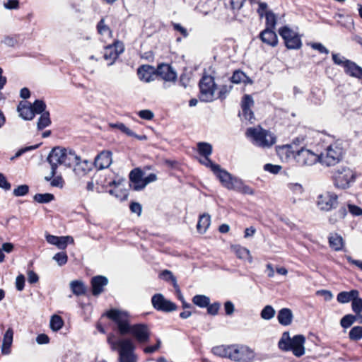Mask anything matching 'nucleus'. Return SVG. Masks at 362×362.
Masks as SVG:
<instances>
[{
	"label": "nucleus",
	"instance_id": "obj_1",
	"mask_svg": "<svg viewBox=\"0 0 362 362\" xmlns=\"http://www.w3.org/2000/svg\"><path fill=\"white\" fill-rule=\"evenodd\" d=\"M305 337L303 335L297 334L291 338L289 332H284L278 346L284 351H292L295 356L300 357L305 354Z\"/></svg>",
	"mask_w": 362,
	"mask_h": 362
},
{
	"label": "nucleus",
	"instance_id": "obj_2",
	"mask_svg": "<svg viewBox=\"0 0 362 362\" xmlns=\"http://www.w3.org/2000/svg\"><path fill=\"white\" fill-rule=\"evenodd\" d=\"M106 316L115 323L120 335L129 334L133 325L129 322V315L127 311L111 309L106 313Z\"/></svg>",
	"mask_w": 362,
	"mask_h": 362
},
{
	"label": "nucleus",
	"instance_id": "obj_3",
	"mask_svg": "<svg viewBox=\"0 0 362 362\" xmlns=\"http://www.w3.org/2000/svg\"><path fill=\"white\" fill-rule=\"evenodd\" d=\"M199 95L201 102L209 103L215 100L214 93L217 85L214 81V77L204 73L199 81Z\"/></svg>",
	"mask_w": 362,
	"mask_h": 362
},
{
	"label": "nucleus",
	"instance_id": "obj_4",
	"mask_svg": "<svg viewBox=\"0 0 362 362\" xmlns=\"http://www.w3.org/2000/svg\"><path fill=\"white\" fill-rule=\"evenodd\" d=\"M279 34L284 40L288 49H298L302 47L300 35L294 32L288 25H284L279 29Z\"/></svg>",
	"mask_w": 362,
	"mask_h": 362
},
{
	"label": "nucleus",
	"instance_id": "obj_5",
	"mask_svg": "<svg viewBox=\"0 0 362 362\" xmlns=\"http://www.w3.org/2000/svg\"><path fill=\"white\" fill-rule=\"evenodd\" d=\"M115 344L119 347V362H136L134 354L135 347L131 339H119L113 345Z\"/></svg>",
	"mask_w": 362,
	"mask_h": 362
},
{
	"label": "nucleus",
	"instance_id": "obj_6",
	"mask_svg": "<svg viewBox=\"0 0 362 362\" xmlns=\"http://www.w3.org/2000/svg\"><path fill=\"white\" fill-rule=\"evenodd\" d=\"M294 158L300 165H313L320 160V154H316L310 150L301 146L300 149L296 150Z\"/></svg>",
	"mask_w": 362,
	"mask_h": 362
},
{
	"label": "nucleus",
	"instance_id": "obj_7",
	"mask_svg": "<svg viewBox=\"0 0 362 362\" xmlns=\"http://www.w3.org/2000/svg\"><path fill=\"white\" fill-rule=\"evenodd\" d=\"M246 136L252 139L253 144L262 147L270 146L275 142L274 138H272V140L268 141L267 139V132L262 129L248 128L246 131Z\"/></svg>",
	"mask_w": 362,
	"mask_h": 362
},
{
	"label": "nucleus",
	"instance_id": "obj_8",
	"mask_svg": "<svg viewBox=\"0 0 362 362\" xmlns=\"http://www.w3.org/2000/svg\"><path fill=\"white\" fill-rule=\"evenodd\" d=\"M338 196L334 192H326L317 198V206L321 211H328L338 205Z\"/></svg>",
	"mask_w": 362,
	"mask_h": 362
},
{
	"label": "nucleus",
	"instance_id": "obj_9",
	"mask_svg": "<svg viewBox=\"0 0 362 362\" xmlns=\"http://www.w3.org/2000/svg\"><path fill=\"white\" fill-rule=\"evenodd\" d=\"M151 303L154 309L158 311L170 313L177 309V305L165 298L163 294L156 293L151 298Z\"/></svg>",
	"mask_w": 362,
	"mask_h": 362
},
{
	"label": "nucleus",
	"instance_id": "obj_10",
	"mask_svg": "<svg viewBox=\"0 0 362 362\" xmlns=\"http://www.w3.org/2000/svg\"><path fill=\"white\" fill-rule=\"evenodd\" d=\"M124 50V44L118 40L115 41L112 45L106 46L105 47L103 58L107 61H110L107 65H112Z\"/></svg>",
	"mask_w": 362,
	"mask_h": 362
},
{
	"label": "nucleus",
	"instance_id": "obj_11",
	"mask_svg": "<svg viewBox=\"0 0 362 362\" xmlns=\"http://www.w3.org/2000/svg\"><path fill=\"white\" fill-rule=\"evenodd\" d=\"M129 334H132L139 343H146L149 341L151 332L148 325L145 323L134 324Z\"/></svg>",
	"mask_w": 362,
	"mask_h": 362
},
{
	"label": "nucleus",
	"instance_id": "obj_12",
	"mask_svg": "<svg viewBox=\"0 0 362 362\" xmlns=\"http://www.w3.org/2000/svg\"><path fill=\"white\" fill-rule=\"evenodd\" d=\"M156 76L160 77L165 81H175L177 79V73L172 66L168 64H159L156 69Z\"/></svg>",
	"mask_w": 362,
	"mask_h": 362
},
{
	"label": "nucleus",
	"instance_id": "obj_13",
	"mask_svg": "<svg viewBox=\"0 0 362 362\" xmlns=\"http://www.w3.org/2000/svg\"><path fill=\"white\" fill-rule=\"evenodd\" d=\"M214 174L218 179L222 186L229 190H232L235 180L238 178L231 175L226 170L221 168V166L214 172Z\"/></svg>",
	"mask_w": 362,
	"mask_h": 362
},
{
	"label": "nucleus",
	"instance_id": "obj_14",
	"mask_svg": "<svg viewBox=\"0 0 362 362\" xmlns=\"http://www.w3.org/2000/svg\"><path fill=\"white\" fill-rule=\"evenodd\" d=\"M46 241L50 245H55L59 250H65L68 244H73L74 240L73 237L67 236H56L51 234L45 235Z\"/></svg>",
	"mask_w": 362,
	"mask_h": 362
},
{
	"label": "nucleus",
	"instance_id": "obj_15",
	"mask_svg": "<svg viewBox=\"0 0 362 362\" xmlns=\"http://www.w3.org/2000/svg\"><path fill=\"white\" fill-rule=\"evenodd\" d=\"M341 66L344 68V73L351 77L362 79V67L349 59H341Z\"/></svg>",
	"mask_w": 362,
	"mask_h": 362
},
{
	"label": "nucleus",
	"instance_id": "obj_16",
	"mask_svg": "<svg viewBox=\"0 0 362 362\" xmlns=\"http://www.w3.org/2000/svg\"><path fill=\"white\" fill-rule=\"evenodd\" d=\"M112 162V152L103 151L95 156L93 164L98 170H101L109 168Z\"/></svg>",
	"mask_w": 362,
	"mask_h": 362
},
{
	"label": "nucleus",
	"instance_id": "obj_17",
	"mask_svg": "<svg viewBox=\"0 0 362 362\" xmlns=\"http://www.w3.org/2000/svg\"><path fill=\"white\" fill-rule=\"evenodd\" d=\"M62 147L55 146L52 148L49 153L46 160L50 165L51 168L55 166V170H57L58 166L62 165V163H64V160L63 161L64 154L62 153Z\"/></svg>",
	"mask_w": 362,
	"mask_h": 362
},
{
	"label": "nucleus",
	"instance_id": "obj_18",
	"mask_svg": "<svg viewBox=\"0 0 362 362\" xmlns=\"http://www.w3.org/2000/svg\"><path fill=\"white\" fill-rule=\"evenodd\" d=\"M108 284V279L102 275L93 276L90 280L91 293L94 296H98L104 291V287Z\"/></svg>",
	"mask_w": 362,
	"mask_h": 362
},
{
	"label": "nucleus",
	"instance_id": "obj_19",
	"mask_svg": "<svg viewBox=\"0 0 362 362\" xmlns=\"http://www.w3.org/2000/svg\"><path fill=\"white\" fill-rule=\"evenodd\" d=\"M62 150H64L62 151L63 156H63V161L64 160V163H62V165L69 168L75 165L76 167L78 168L81 165V157L76 155L75 151L63 147Z\"/></svg>",
	"mask_w": 362,
	"mask_h": 362
},
{
	"label": "nucleus",
	"instance_id": "obj_20",
	"mask_svg": "<svg viewBox=\"0 0 362 362\" xmlns=\"http://www.w3.org/2000/svg\"><path fill=\"white\" fill-rule=\"evenodd\" d=\"M139 78L144 82L148 83L154 80L156 76V68L151 65L143 64L137 69Z\"/></svg>",
	"mask_w": 362,
	"mask_h": 362
},
{
	"label": "nucleus",
	"instance_id": "obj_21",
	"mask_svg": "<svg viewBox=\"0 0 362 362\" xmlns=\"http://www.w3.org/2000/svg\"><path fill=\"white\" fill-rule=\"evenodd\" d=\"M357 177V173L349 168H343L341 170V188H349Z\"/></svg>",
	"mask_w": 362,
	"mask_h": 362
},
{
	"label": "nucleus",
	"instance_id": "obj_22",
	"mask_svg": "<svg viewBox=\"0 0 362 362\" xmlns=\"http://www.w3.org/2000/svg\"><path fill=\"white\" fill-rule=\"evenodd\" d=\"M259 37L263 43L273 47L277 46L279 42L278 36L274 29L264 28L259 34Z\"/></svg>",
	"mask_w": 362,
	"mask_h": 362
},
{
	"label": "nucleus",
	"instance_id": "obj_23",
	"mask_svg": "<svg viewBox=\"0 0 362 362\" xmlns=\"http://www.w3.org/2000/svg\"><path fill=\"white\" fill-rule=\"evenodd\" d=\"M293 318V313L289 308H284L278 312L277 320L279 324L283 326L290 325L292 323Z\"/></svg>",
	"mask_w": 362,
	"mask_h": 362
},
{
	"label": "nucleus",
	"instance_id": "obj_24",
	"mask_svg": "<svg viewBox=\"0 0 362 362\" xmlns=\"http://www.w3.org/2000/svg\"><path fill=\"white\" fill-rule=\"evenodd\" d=\"M243 350H247V349L238 344L230 345L228 358L234 361H245V357L243 356Z\"/></svg>",
	"mask_w": 362,
	"mask_h": 362
},
{
	"label": "nucleus",
	"instance_id": "obj_25",
	"mask_svg": "<svg viewBox=\"0 0 362 362\" xmlns=\"http://www.w3.org/2000/svg\"><path fill=\"white\" fill-rule=\"evenodd\" d=\"M111 127L113 128H117L119 130H120L122 133L125 134L126 135L132 137H134L136 139L139 141H145L147 139V136L145 134L143 135H138L133 131H132L129 128L126 127V125L124 123L122 122H117L115 124H111Z\"/></svg>",
	"mask_w": 362,
	"mask_h": 362
},
{
	"label": "nucleus",
	"instance_id": "obj_26",
	"mask_svg": "<svg viewBox=\"0 0 362 362\" xmlns=\"http://www.w3.org/2000/svg\"><path fill=\"white\" fill-rule=\"evenodd\" d=\"M13 330L11 327H9L5 332L4 335L2 346H1V353L3 354H10V348L13 342Z\"/></svg>",
	"mask_w": 362,
	"mask_h": 362
},
{
	"label": "nucleus",
	"instance_id": "obj_27",
	"mask_svg": "<svg viewBox=\"0 0 362 362\" xmlns=\"http://www.w3.org/2000/svg\"><path fill=\"white\" fill-rule=\"evenodd\" d=\"M144 173L141 168H134L129 173V181L133 183V186L141 185L144 181Z\"/></svg>",
	"mask_w": 362,
	"mask_h": 362
},
{
	"label": "nucleus",
	"instance_id": "obj_28",
	"mask_svg": "<svg viewBox=\"0 0 362 362\" xmlns=\"http://www.w3.org/2000/svg\"><path fill=\"white\" fill-rule=\"evenodd\" d=\"M232 190L241 192L244 194L252 195L255 194L254 189L250 186L245 185L243 180L239 177L237 180H235L234 186Z\"/></svg>",
	"mask_w": 362,
	"mask_h": 362
},
{
	"label": "nucleus",
	"instance_id": "obj_29",
	"mask_svg": "<svg viewBox=\"0 0 362 362\" xmlns=\"http://www.w3.org/2000/svg\"><path fill=\"white\" fill-rule=\"evenodd\" d=\"M211 223V216L208 214H204L199 216V221L197 225V228L199 233H204Z\"/></svg>",
	"mask_w": 362,
	"mask_h": 362
},
{
	"label": "nucleus",
	"instance_id": "obj_30",
	"mask_svg": "<svg viewBox=\"0 0 362 362\" xmlns=\"http://www.w3.org/2000/svg\"><path fill=\"white\" fill-rule=\"evenodd\" d=\"M17 110L19 112L20 117L24 120H32L35 117L30 105H21V103L18 106Z\"/></svg>",
	"mask_w": 362,
	"mask_h": 362
},
{
	"label": "nucleus",
	"instance_id": "obj_31",
	"mask_svg": "<svg viewBox=\"0 0 362 362\" xmlns=\"http://www.w3.org/2000/svg\"><path fill=\"white\" fill-rule=\"evenodd\" d=\"M70 288L72 293L77 296H81L86 293V288L82 281L74 280L70 283Z\"/></svg>",
	"mask_w": 362,
	"mask_h": 362
},
{
	"label": "nucleus",
	"instance_id": "obj_32",
	"mask_svg": "<svg viewBox=\"0 0 362 362\" xmlns=\"http://www.w3.org/2000/svg\"><path fill=\"white\" fill-rule=\"evenodd\" d=\"M211 353L216 356L223 358H228V352L230 351V345L215 346L211 349Z\"/></svg>",
	"mask_w": 362,
	"mask_h": 362
},
{
	"label": "nucleus",
	"instance_id": "obj_33",
	"mask_svg": "<svg viewBox=\"0 0 362 362\" xmlns=\"http://www.w3.org/2000/svg\"><path fill=\"white\" fill-rule=\"evenodd\" d=\"M50 114L49 112H43L40 115L37 123V129L38 131H41L45 128L49 127L51 124Z\"/></svg>",
	"mask_w": 362,
	"mask_h": 362
},
{
	"label": "nucleus",
	"instance_id": "obj_34",
	"mask_svg": "<svg viewBox=\"0 0 362 362\" xmlns=\"http://www.w3.org/2000/svg\"><path fill=\"white\" fill-rule=\"evenodd\" d=\"M192 300L195 305L204 308L209 305L210 298L205 295L197 294L193 296Z\"/></svg>",
	"mask_w": 362,
	"mask_h": 362
},
{
	"label": "nucleus",
	"instance_id": "obj_35",
	"mask_svg": "<svg viewBox=\"0 0 362 362\" xmlns=\"http://www.w3.org/2000/svg\"><path fill=\"white\" fill-rule=\"evenodd\" d=\"M197 151L200 156L209 157L213 151L212 145L207 142H199L197 144Z\"/></svg>",
	"mask_w": 362,
	"mask_h": 362
},
{
	"label": "nucleus",
	"instance_id": "obj_36",
	"mask_svg": "<svg viewBox=\"0 0 362 362\" xmlns=\"http://www.w3.org/2000/svg\"><path fill=\"white\" fill-rule=\"evenodd\" d=\"M30 105L31 106V108H32V110L33 111V113H34L35 116V115H41L43 112H47L45 110L46 107H47L46 103L42 100L36 99L33 102V104H30Z\"/></svg>",
	"mask_w": 362,
	"mask_h": 362
},
{
	"label": "nucleus",
	"instance_id": "obj_37",
	"mask_svg": "<svg viewBox=\"0 0 362 362\" xmlns=\"http://www.w3.org/2000/svg\"><path fill=\"white\" fill-rule=\"evenodd\" d=\"M55 197L51 193H37L33 197V200L40 204H47L54 200Z\"/></svg>",
	"mask_w": 362,
	"mask_h": 362
},
{
	"label": "nucleus",
	"instance_id": "obj_38",
	"mask_svg": "<svg viewBox=\"0 0 362 362\" xmlns=\"http://www.w3.org/2000/svg\"><path fill=\"white\" fill-rule=\"evenodd\" d=\"M64 325V320L62 317L57 315H54L51 317L49 322L50 329L54 332L60 330Z\"/></svg>",
	"mask_w": 362,
	"mask_h": 362
},
{
	"label": "nucleus",
	"instance_id": "obj_39",
	"mask_svg": "<svg viewBox=\"0 0 362 362\" xmlns=\"http://www.w3.org/2000/svg\"><path fill=\"white\" fill-rule=\"evenodd\" d=\"M235 252L236 256L239 259H248L249 262L250 263L252 262V257L250 255V250H247L246 247H241L240 245L235 246Z\"/></svg>",
	"mask_w": 362,
	"mask_h": 362
},
{
	"label": "nucleus",
	"instance_id": "obj_40",
	"mask_svg": "<svg viewBox=\"0 0 362 362\" xmlns=\"http://www.w3.org/2000/svg\"><path fill=\"white\" fill-rule=\"evenodd\" d=\"M359 295L358 291L354 289L349 292L341 291V303L351 302Z\"/></svg>",
	"mask_w": 362,
	"mask_h": 362
},
{
	"label": "nucleus",
	"instance_id": "obj_41",
	"mask_svg": "<svg viewBox=\"0 0 362 362\" xmlns=\"http://www.w3.org/2000/svg\"><path fill=\"white\" fill-rule=\"evenodd\" d=\"M320 160H319V163L322 165H325L327 166H334L339 162V157L334 156H323L322 153L320 154Z\"/></svg>",
	"mask_w": 362,
	"mask_h": 362
},
{
	"label": "nucleus",
	"instance_id": "obj_42",
	"mask_svg": "<svg viewBox=\"0 0 362 362\" xmlns=\"http://www.w3.org/2000/svg\"><path fill=\"white\" fill-rule=\"evenodd\" d=\"M266 19L265 28L274 29L276 24V16L272 11H266L264 13Z\"/></svg>",
	"mask_w": 362,
	"mask_h": 362
},
{
	"label": "nucleus",
	"instance_id": "obj_43",
	"mask_svg": "<svg viewBox=\"0 0 362 362\" xmlns=\"http://www.w3.org/2000/svg\"><path fill=\"white\" fill-rule=\"evenodd\" d=\"M227 8L232 11H239L243 6L246 0H223Z\"/></svg>",
	"mask_w": 362,
	"mask_h": 362
},
{
	"label": "nucleus",
	"instance_id": "obj_44",
	"mask_svg": "<svg viewBox=\"0 0 362 362\" xmlns=\"http://www.w3.org/2000/svg\"><path fill=\"white\" fill-rule=\"evenodd\" d=\"M157 180V175L155 173H150L146 177H144L142 185L133 186L132 189L134 191H140L143 189L148 183L154 182Z\"/></svg>",
	"mask_w": 362,
	"mask_h": 362
},
{
	"label": "nucleus",
	"instance_id": "obj_45",
	"mask_svg": "<svg viewBox=\"0 0 362 362\" xmlns=\"http://www.w3.org/2000/svg\"><path fill=\"white\" fill-rule=\"evenodd\" d=\"M275 310L272 305H267L263 308L260 313L262 319L269 320L274 317Z\"/></svg>",
	"mask_w": 362,
	"mask_h": 362
},
{
	"label": "nucleus",
	"instance_id": "obj_46",
	"mask_svg": "<svg viewBox=\"0 0 362 362\" xmlns=\"http://www.w3.org/2000/svg\"><path fill=\"white\" fill-rule=\"evenodd\" d=\"M349 337L352 341H359L362 338V326H355L351 328Z\"/></svg>",
	"mask_w": 362,
	"mask_h": 362
},
{
	"label": "nucleus",
	"instance_id": "obj_47",
	"mask_svg": "<svg viewBox=\"0 0 362 362\" xmlns=\"http://www.w3.org/2000/svg\"><path fill=\"white\" fill-rule=\"evenodd\" d=\"M53 259L59 267H62L67 263L68 255L66 252H59L54 255Z\"/></svg>",
	"mask_w": 362,
	"mask_h": 362
},
{
	"label": "nucleus",
	"instance_id": "obj_48",
	"mask_svg": "<svg viewBox=\"0 0 362 362\" xmlns=\"http://www.w3.org/2000/svg\"><path fill=\"white\" fill-rule=\"evenodd\" d=\"M245 77V73L240 69L235 70L233 75L230 77L231 83L235 84H239L243 83L244 78Z\"/></svg>",
	"mask_w": 362,
	"mask_h": 362
},
{
	"label": "nucleus",
	"instance_id": "obj_49",
	"mask_svg": "<svg viewBox=\"0 0 362 362\" xmlns=\"http://www.w3.org/2000/svg\"><path fill=\"white\" fill-rule=\"evenodd\" d=\"M232 88V85H221L218 92L217 98L220 99L221 101L224 100L226 98L228 93L231 91Z\"/></svg>",
	"mask_w": 362,
	"mask_h": 362
},
{
	"label": "nucleus",
	"instance_id": "obj_50",
	"mask_svg": "<svg viewBox=\"0 0 362 362\" xmlns=\"http://www.w3.org/2000/svg\"><path fill=\"white\" fill-rule=\"evenodd\" d=\"M356 320V317L354 315L349 314L344 315L341 319V326L344 328H348Z\"/></svg>",
	"mask_w": 362,
	"mask_h": 362
},
{
	"label": "nucleus",
	"instance_id": "obj_51",
	"mask_svg": "<svg viewBox=\"0 0 362 362\" xmlns=\"http://www.w3.org/2000/svg\"><path fill=\"white\" fill-rule=\"evenodd\" d=\"M29 186L28 185H21L15 188L13 191V194L15 197H23L28 194Z\"/></svg>",
	"mask_w": 362,
	"mask_h": 362
},
{
	"label": "nucleus",
	"instance_id": "obj_52",
	"mask_svg": "<svg viewBox=\"0 0 362 362\" xmlns=\"http://www.w3.org/2000/svg\"><path fill=\"white\" fill-rule=\"evenodd\" d=\"M305 139V137L304 136H298L296 138H294L292 141V143L291 145H288V148H293V146L296 147V149L292 150L293 153H296V150L298 149V147H301L300 145L304 144V141Z\"/></svg>",
	"mask_w": 362,
	"mask_h": 362
},
{
	"label": "nucleus",
	"instance_id": "obj_53",
	"mask_svg": "<svg viewBox=\"0 0 362 362\" xmlns=\"http://www.w3.org/2000/svg\"><path fill=\"white\" fill-rule=\"evenodd\" d=\"M207 309V313L212 316H216L218 313V310L221 308V303L218 301L213 303L211 304L209 303V305L206 307Z\"/></svg>",
	"mask_w": 362,
	"mask_h": 362
},
{
	"label": "nucleus",
	"instance_id": "obj_54",
	"mask_svg": "<svg viewBox=\"0 0 362 362\" xmlns=\"http://www.w3.org/2000/svg\"><path fill=\"white\" fill-rule=\"evenodd\" d=\"M254 105V100L250 95L245 94L243 96L241 100V108L246 109L251 107Z\"/></svg>",
	"mask_w": 362,
	"mask_h": 362
},
{
	"label": "nucleus",
	"instance_id": "obj_55",
	"mask_svg": "<svg viewBox=\"0 0 362 362\" xmlns=\"http://www.w3.org/2000/svg\"><path fill=\"white\" fill-rule=\"evenodd\" d=\"M199 162L207 168H209L214 173L216 170H218L219 165L214 163L209 157H204V160H200Z\"/></svg>",
	"mask_w": 362,
	"mask_h": 362
},
{
	"label": "nucleus",
	"instance_id": "obj_56",
	"mask_svg": "<svg viewBox=\"0 0 362 362\" xmlns=\"http://www.w3.org/2000/svg\"><path fill=\"white\" fill-rule=\"evenodd\" d=\"M351 308L356 314H359L362 312V298L356 297L351 303Z\"/></svg>",
	"mask_w": 362,
	"mask_h": 362
},
{
	"label": "nucleus",
	"instance_id": "obj_57",
	"mask_svg": "<svg viewBox=\"0 0 362 362\" xmlns=\"http://www.w3.org/2000/svg\"><path fill=\"white\" fill-rule=\"evenodd\" d=\"M264 170L272 174L276 175L281 170L282 167L279 165H274L272 163H267L263 167Z\"/></svg>",
	"mask_w": 362,
	"mask_h": 362
},
{
	"label": "nucleus",
	"instance_id": "obj_58",
	"mask_svg": "<svg viewBox=\"0 0 362 362\" xmlns=\"http://www.w3.org/2000/svg\"><path fill=\"white\" fill-rule=\"evenodd\" d=\"M108 193L120 200H124L127 198V193L125 190L122 189H110Z\"/></svg>",
	"mask_w": 362,
	"mask_h": 362
},
{
	"label": "nucleus",
	"instance_id": "obj_59",
	"mask_svg": "<svg viewBox=\"0 0 362 362\" xmlns=\"http://www.w3.org/2000/svg\"><path fill=\"white\" fill-rule=\"evenodd\" d=\"M91 169V163L88 160H84L83 161L81 160L80 166L78 168H75V170H81L84 175L90 171Z\"/></svg>",
	"mask_w": 362,
	"mask_h": 362
},
{
	"label": "nucleus",
	"instance_id": "obj_60",
	"mask_svg": "<svg viewBox=\"0 0 362 362\" xmlns=\"http://www.w3.org/2000/svg\"><path fill=\"white\" fill-rule=\"evenodd\" d=\"M225 315L231 316L235 311V305L231 300H227L223 304Z\"/></svg>",
	"mask_w": 362,
	"mask_h": 362
},
{
	"label": "nucleus",
	"instance_id": "obj_61",
	"mask_svg": "<svg viewBox=\"0 0 362 362\" xmlns=\"http://www.w3.org/2000/svg\"><path fill=\"white\" fill-rule=\"evenodd\" d=\"M336 237L329 236V246L336 251L339 250V235L336 233Z\"/></svg>",
	"mask_w": 362,
	"mask_h": 362
},
{
	"label": "nucleus",
	"instance_id": "obj_62",
	"mask_svg": "<svg viewBox=\"0 0 362 362\" xmlns=\"http://www.w3.org/2000/svg\"><path fill=\"white\" fill-rule=\"evenodd\" d=\"M348 210L351 214L354 216H362V208L352 204L347 205Z\"/></svg>",
	"mask_w": 362,
	"mask_h": 362
},
{
	"label": "nucleus",
	"instance_id": "obj_63",
	"mask_svg": "<svg viewBox=\"0 0 362 362\" xmlns=\"http://www.w3.org/2000/svg\"><path fill=\"white\" fill-rule=\"evenodd\" d=\"M25 278L23 274H19L16 279V288L18 291H21L25 287Z\"/></svg>",
	"mask_w": 362,
	"mask_h": 362
},
{
	"label": "nucleus",
	"instance_id": "obj_64",
	"mask_svg": "<svg viewBox=\"0 0 362 362\" xmlns=\"http://www.w3.org/2000/svg\"><path fill=\"white\" fill-rule=\"evenodd\" d=\"M138 115L141 119H146V120H151L153 118V117H154L153 112L151 110H140L138 112Z\"/></svg>",
	"mask_w": 362,
	"mask_h": 362
}]
</instances>
